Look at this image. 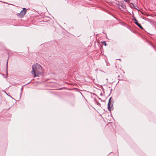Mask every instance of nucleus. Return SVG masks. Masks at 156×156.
<instances>
[{
	"instance_id": "9d476101",
	"label": "nucleus",
	"mask_w": 156,
	"mask_h": 156,
	"mask_svg": "<svg viewBox=\"0 0 156 156\" xmlns=\"http://www.w3.org/2000/svg\"><path fill=\"white\" fill-rule=\"evenodd\" d=\"M23 89V87H22L21 89V90H22Z\"/></svg>"
},
{
	"instance_id": "f03ea898",
	"label": "nucleus",
	"mask_w": 156,
	"mask_h": 156,
	"mask_svg": "<svg viewBox=\"0 0 156 156\" xmlns=\"http://www.w3.org/2000/svg\"><path fill=\"white\" fill-rule=\"evenodd\" d=\"M113 100H112V98H110L109 99L108 105V110L110 112H111L113 109Z\"/></svg>"
},
{
	"instance_id": "6e6552de",
	"label": "nucleus",
	"mask_w": 156,
	"mask_h": 156,
	"mask_svg": "<svg viewBox=\"0 0 156 156\" xmlns=\"http://www.w3.org/2000/svg\"><path fill=\"white\" fill-rule=\"evenodd\" d=\"M125 2H126L127 3H129L130 2L129 0H123Z\"/></svg>"
},
{
	"instance_id": "9b49d317",
	"label": "nucleus",
	"mask_w": 156,
	"mask_h": 156,
	"mask_svg": "<svg viewBox=\"0 0 156 156\" xmlns=\"http://www.w3.org/2000/svg\"><path fill=\"white\" fill-rule=\"evenodd\" d=\"M8 60H7V63H8Z\"/></svg>"
},
{
	"instance_id": "7ed1b4c3",
	"label": "nucleus",
	"mask_w": 156,
	"mask_h": 156,
	"mask_svg": "<svg viewBox=\"0 0 156 156\" xmlns=\"http://www.w3.org/2000/svg\"><path fill=\"white\" fill-rule=\"evenodd\" d=\"M27 12L26 9L24 8H23V10H22L19 14V16L21 18L23 17L26 14Z\"/></svg>"
},
{
	"instance_id": "20e7f679",
	"label": "nucleus",
	"mask_w": 156,
	"mask_h": 156,
	"mask_svg": "<svg viewBox=\"0 0 156 156\" xmlns=\"http://www.w3.org/2000/svg\"><path fill=\"white\" fill-rule=\"evenodd\" d=\"M133 20L135 21V23L136 25L140 28V29H143V27H142V26L140 25V24L138 22V21L137 20H136V19L134 17V18H133Z\"/></svg>"
},
{
	"instance_id": "39448f33",
	"label": "nucleus",
	"mask_w": 156,
	"mask_h": 156,
	"mask_svg": "<svg viewBox=\"0 0 156 156\" xmlns=\"http://www.w3.org/2000/svg\"><path fill=\"white\" fill-rule=\"evenodd\" d=\"M119 8L120 9L122 8L123 9H125L126 8V6L125 5H119Z\"/></svg>"
},
{
	"instance_id": "423d86ee",
	"label": "nucleus",
	"mask_w": 156,
	"mask_h": 156,
	"mask_svg": "<svg viewBox=\"0 0 156 156\" xmlns=\"http://www.w3.org/2000/svg\"><path fill=\"white\" fill-rule=\"evenodd\" d=\"M131 5H132L133 6V7L136 9H137L136 8V7H137V6H136V5H134L132 3H131Z\"/></svg>"
},
{
	"instance_id": "f257e3e1",
	"label": "nucleus",
	"mask_w": 156,
	"mask_h": 156,
	"mask_svg": "<svg viewBox=\"0 0 156 156\" xmlns=\"http://www.w3.org/2000/svg\"><path fill=\"white\" fill-rule=\"evenodd\" d=\"M42 68L41 66L37 64H34L32 67L31 74L34 75V77L39 76L43 73Z\"/></svg>"
},
{
	"instance_id": "0eeeda50",
	"label": "nucleus",
	"mask_w": 156,
	"mask_h": 156,
	"mask_svg": "<svg viewBox=\"0 0 156 156\" xmlns=\"http://www.w3.org/2000/svg\"><path fill=\"white\" fill-rule=\"evenodd\" d=\"M102 44H104V45L106 46V43L105 41H103L102 42Z\"/></svg>"
},
{
	"instance_id": "1a4fd4ad",
	"label": "nucleus",
	"mask_w": 156,
	"mask_h": 156,
	"mask_svg": "<svg viewBox=\"0 0 156 156\" xmlns=\"http://www.w3.org/2000/svg\"><path fill=\"white\" fill-rule=\"evenodd\" d=\"M97 105H100V104L99 103H98V102L97 103Z\"/></svg>"
}]
</instances>
